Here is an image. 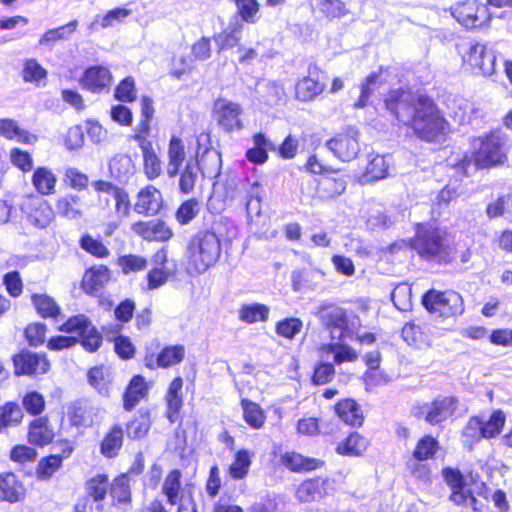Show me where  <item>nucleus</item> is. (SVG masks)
Segmentation results:
<instances>
[{
    "label": "nucleus",
    "instance_id": "obj_1",
    "mask_svg": "<svg viewBox=\"0 0 512 512\" xmlns=\"http://www.w3.org/2000/svg\"><path fill=\"white\" fill-rule=\"evenodd\" d=\"M383 105L386 112L406 128L407 137L437 144L446 141L452 131L445 112L428 94H415L404 87L393 88L384 95Z\"/></svg>",
    "mask_w": 512,
    "mask_h": 512
},
{
    "label": "nucleus",
    "instance_id": "obj_2",
    "mask_svg": "<svg viewBox=\"0 0 512 512\" xmlns=\"http://www.w3.org/2000/svg\"><path fill=\"white\" fill-rule=\"evenodd\" d=\"M446 231L428 222H418L414 225V235L409 239V248L416 253L420 260L440 266L454 262L468 263L472 258V249L465 246L458 252L457 247L450 245L446 239Z\"/></svg>",
    "mask_w": 512,
    "mask_h": 512
},
{
    "label": "nucleus",
    "instance_id": "obj_3",
    "mask_svg": "<svg viewBox=\"0 0 512 512\" xmlns=\"http://www.w3.org/2000/svg\"><path fill=\"white\" fill-rule=\"evenodd\" d=\"M473 149L475 151V170H491L508 164L511 143L506 133L500 128H494L476 137Z\"/></svg>",
    "mask_w": 512,
    "mask_h": 512
},
{
    "label": "nucleus",
    "instance_id": "obj_4",
    "mask_svg": "<svg viewBox=\"0 0 512 512\" xmlns=\"http://www.w3.org/2000/svg\"><path fill=\"white\" fill-rule=\"evenodd\" d=\"M441 455H445V449L439 437L431 433L421 434L411 450L410 461L406 462L409 475L417 481L430 482L432 469L428 463L436 461Z\"/></svg>",
    "mask_w": 512,
    "mask_h": 512
},
{
    "label": "nucleus",
    "instance_id": "obj_5",
    "mask_svg": "<svg viewBox=\"0 0 512 512\" xmlns=\"http://www.w3.org/2000/svg\"><path fill=\"white\" fill-rule=\"evenodd\" d=\"M420 303L429 315L442 322H454L465 312L463 297L452 289L430 288L422 294Z\"/></svg>",
    "mask_w": 512,
    "mask_h": 512
},
{
    "label": "nucleus",
    "instance_id": "obj_6",
    "mask_svg": "<svg viewBox=\"0 0 512 512\" xmlns=\"http://www.w3.org/2000/svg\"><path fill=\"white\" fill-rule=\"evenodd\" d=\"M507 421L502 409H494L486 418L472 415L462 429V437L470 444H478L482 439L491 440L501 435Z\"/></svg>",
    "mask_w": 512,
    "mask_h": 512
},
{
    "label": "nucleus",
    "instance_id": "obj_7",
    "mask_svg": "<svg viewBox=\"0 0 512 512\" xmlns=\"http://www.w3.org/2000/svg\"><path fill=\"white\" fill-rule=\"evenodd\" d=\"M461 60L462 68L473 75L489 77L495 73L496 55L484 43H471L461 54Z\"/></svg>",
    "mask_w": 512,
    "mask_h": 512
},
{
    "label": "nucleus",
    "instance_id": "obj_8",
    "mask_svg": "<svg viewBox=\"0 0 512 512\" xmlns=\"http://www.w3.org/2000/svg\"><path fill=\"white\" fill-rule=\"evenodd\" d=\"M453 18L467 30L489 27L492 14L486 5L477 0H464L451 7Z\"/></svg>",
    "mask_w": 512,
    "mask_h": 512
},
{
    "label": "nucleus",
    "instance_id": "obj_9",
    "mask_svg": "<svg viewBox=\"0 0 512 512\" xmlns=\"http://www.w3.org/2000/svg\"><path fill=\"white\" fill-rule=\"evenodd\" d=\"M458 404L455 396H439L429 403L416 405L414 416L430 426H438L455 416Z\"/></svg>",
    "mask_w": 512,
    "mask_h": 512
},
{
    "label": "nucleus",
    "instance_id": "obj_10",
    "mask_svg": "<svg viewBox=\"0 0 512 512\" xmlns=\"http://www.w3.org/2000/svg\"><path fill=\"white\" fill-rule=\"evenodd\" d=\"M441 476L450 489L449 501L455 506L467 507L479 512L478 500L472 490L466 489L465 476L457 467L446 466L441 469Z\"/></svg>",
    "mask_w": 512,
    "mask_h": 512
},
{
    "label": "nucleus",
    "instance_id": "obj_11",
    "mask_svg": "<svg viewBox=\"0 0 512 512\" xmlns=\"http://www.w3.org/2000/svg\"><path fill=\"white\" fill-rule=\"evenodd\" d=\"M276 464L292 473H309L325 466V461L319 458L303 455L295 450H282L277 446L271 453Z\"/></svg>",
    "mask_w": 512,
    "mask_h": 512
},
{
    "label": "nucleus",
    "instance_id": "obj_12",
    "mask_svg": "<svg viewBox=\"0 0 512 512\" xmlns=\"http://www.w3.org/2000/svg\"><path fill=\"white\" fill-rule=\"evenodd\" d=\"M360 132L355 126H347L326 141L325 146L343 162H349L360 152Z\"/></svg>",
    "mask_w": 512,
    "mask_h": 512
},
{
    "label": "nucleus",
    "instance_id": "obj_13",
    "mask_svg": "<svg viewBox=\"0 0 512 512\" xmlns=\"http://www.w3.org/2000/svg\"><path fill=\"white\" fill-rule=\"evenodd\" d=\"M327 74L317 64L311 63L307 74L295 83V99L300 102H310L320 96L326 89Z\"/></svg>",
    "mask_w": 512,
    "mask_h": 512
},
{
    "label": "nucleus",
    "instance_id": "obj_14",
    "mask_svg": "<svg viewBox=\"0 0 512 512\" xmlns=\"http://www.w3.org/2000/svg\"><path fill=\"white\" fill-rule=\"evenodd\" d=\"M59 330L65 333H75L81 337L82 346L89 352L97 351L102 344V336L85 315L70 317Z\"/></svg>",
    "mask_w": 512,
    "mask_h": 512
},
{
    "label": "nucleus",
    "instance_id": "obj_15",
    "mask_svg": "<svg viewBox=\"0 0 512 512\" xmlns=\"http://www.w3.org/2000/svg\"><path fill=\"white\" fill-rule=\"evenodd\" d=\"M194 160L203 177H215L219 170V156L213 149L211 135L200 133L196 138Z\"/></svg>",
    "mask_w": 512,
    "mask_h": 512
},
{
    "label": "nucleus",
    "instance_id": "obj_16",
    "mask_svg": "<svg viewBox=\"0 0 512 512\" xmlns=\"http://www.w3.org/2000/svg\"><path fill=\"white\" fill-rule=\"evenodd\" d=\"M221 252L218 237L213 232H204L198 238L197 248L194 249V270L204 272L213 266Z\"/></svg>",
    "mask_w": 512,
    "mask_h": 512
},
{
    "label": "nucleus",
    "instance_id": "obj_17",
    "mask_svg": "<svg viewBox=\"0 0 512 512\" xmlns=\"http://www.w3.org/2000/svg\"><path fill=\"white\" fill-rule=\"evenodd\" d=\"M109 487L108 477L104 474L97 475L86 482L87 497L80 499L75 505L76 512H101L102 504Z\"/></svg>",
    "mask_w": 512,
    "mask_h": 512
},
{
    "label": "nucleus",
    "instance_id": "obj_18",
    "mask_svg": "<svg viewBox=\"0 0 512 512\" xmlns=\"http://www.w3.org/2000/svg\"><path fill=\"white\" fill-rule=\"evenodd\" d=\"M213 118L226 132H233L243 128L241 121L242 107L236 102L225 98H217L213 102Z\"/></svg>",
    "mask_w": 512,
    "mask_h": 512
},
{
    "label": "nucleus",
    "instance_id": "obj_19",
    "mask_svg": "<svg viewBox=\"0 0 512 512\" xmlns=\"http://www.w3.org/2000/svg\"><path fill=\"white\" fill-rule=\"evenodd\" d=\"M333 483L334 480L329 477L307 478L298 485L295 491L296 498L303 503L319 501L332 493Z\"/></svg>",
    "mask_w": 512,
    "mask_h": 512
},
{
    "label": "nucleus",
    "instance_id": "obj_20",
    "mask_svg": "<svg viewBox=\"0 0 512 512\" xmlns=\"http://www.w3.org/2000/svg\"><path fill=\"white\" fill-rule=\"evenodd\" d=\"M333 412L346 426L361 428L364 425V410L355 398L345 397L339 399L333 406Z\"/></svg>",
    "mask_w": 512,
    "mask_h": 512
},
{
    "label": "nucleus",
    "instance_id": "obj_21",
    "mask_svg": "<svg viewBox=\"0 0 512 512\" xmlns=\"http://www.w3.org/2000/svg\"><path fill=\"white\" fill-rule=\"evenodd\" d=\"M17 375H39L46 373L50 362L44 354L23 351L13 357Z\"/></svg>",
    "mask_w": 512,
    "mask_h": 512
},
{
    "label": "nucleus",
    "instance_id": "obj_22",
    "mask_svg": "<svg viewBox=\"0 0 512 512\" xmlns=\"http://www.w3.org/2000/svg\"><path fill=\"white\" fill-rule=\"evenodd\" d=\"M346 186V176L340 173V169L333 168V173H327L317 180L315 196L322 201H328L343 194Z\"/></svg>",
    "mask_w": 512,
    "mask_h": 512
},
{
    "label": "nucleus",
    "instance_id": "obj_23",
    "mask_svg": "<svg viewBox=\"0 0 512 512\" xmlns=\"http://www.w3.org/2000/svg\"><path fill=\"white\" fill-rule=\"evenodd\" d=\"M316 316L321 324L329 330H344L348 326L346 311L335 303H322L317 309Z\"/></svg>",
    "mask_w": 512,
    "mask_h": 512
},
{
    "label": "nucleus",
    "instance_id": "obj_24",
    "mask_svg": "<svg viewBox=\"0 0 512 512\" xmlns=\"http://www.w3.org/2000/svg\"><path fill=\"white\" fill-rule=\"evenodd\" d=\"M369 447L370 440L367 437L358 431H352L337 443L335 452L340 456L361 457Z\"/></svg>",
    "mask_w": 512,
    "mask_h": 512
},
{
    "label": "nucleus",
    "instance_id": "obj_25",
    "mask_svg": "<svg viewBox=\"0 0 512 512\" xmlns=\"http://www.w3.org/2000/svg\"><path fill=\"white\" fill-rule=\"evenodd\" d=\"M162 202L161 192L154 186L149 185L139 191L134 210L138 214L155 215L159 212Z\"/></svg>",
    "mask_w": 512,
    "mask_h": 512
},
{
    "label": "nucleus",
    "instance_id": "obj_26",
    "mask_svg": "<svg viewBox=\"0 0 512 512\" xmlns=\"http://www.w3.org/2000/svg\"><path fill=\"white\" fill-rule=\"evenodd\" d=\"M134 139L143 153L145 175L150 180L158 178L162 172V162L156 155L151 141L141 134H135Z\"/></svg>",
    "mask_w": 512,
    "mask_h": 512
},
{
    "label": "nucleus",
    "instance_id": "obj_27",
    "mask_svg": "<svg viewBox=\"0 0 512 512\" xmlns=\"http://www.w3.org/2000/svg\"><path fill=\"white\" fill-rule=\"evenodd\" d=\"M112 82V75L108 68L103 66H92L85 70L81 83L84 88L94 93H99L109 88Z\"/></svg>",
    "mask_w": 512,
    "mask_h": 512
},
{
    "label": "nucleus",
    "instance_id": "obj_28",
    "mask_svg": "<svg viewBox=\"0 0 512 512\" xmlns=\"http://www.w3.org/2000/svg\"><path fill=\"white\" fill-rule=\"evenodd\" d=\"M253 146L246 150L245 158L254 165H263L269 159V151H275L276 146L263 132L252 135Z\"/></svg>",
    "mask_w": 512,
    "mask_h": 512
},
{
    "label": "nucleus",
    "instance_id": "obj_29",
    "mask_svg": "<svg viewBox=\"0 0 512 512\" xmlns=\"http://www.w3.org/2000/svg\"><path fill=\"white\" fill-rule=\"evenodd\" d=\"M26 489L17 476L11 472L0 474V500L9 503L24 499Z\"/></svg>",
    "mask_w": 512,
    "mask_h": 512
},
{
    "label": "nucleus",
    "instance_id": "obj_30",
    "mask_svg": "<svg viewBox=\"0 0 512 512\" xmlns=\"http://www.w3.org/2000/svg\"><path fill=\"white\" fill-rule=\"evenodd\" d=\"M242 418L246 425L253 430H260L265 426L267 415L261 405L247 397L240 399Z\"/></svg>",
    "mask_w": 512,
    "mask_h": 512
},
{
    "label": "nucleus",
    "instance_id": "obj_31",
    "mask_svg": "<svg viewBox=\"0 0 512 512\" xmlns=\"http://www.w3.org/2000/svg\"><path fill=\"white\" fill-rule=\"evenodd\" d=\"M55 207L60 216L77 220L84 215L86 205L79 195L68 193L58 198Z\"/></svg>",
    "mask_w": 512,
    "mask_h": 512
},
{
    "label": "nucleus",
    "instance_id": "obj_32",
    "mask_svg": "<svg viewBox=\"0 0 512 512\" xmlns=\"http://www.w3.org/2000/svg\"><path fill=\"white\" fill-rule=\"evenodd\" d=\"M132 230L149 241H166L172 236L171 230L161 221H140L132 225Z\"/></svg>",
    "mask_w": 512,
    "mask_h": 512
},
{
    "label": "nucleus",
    "instance_id": "obj_33",
    "mask_svg": "<svg viewBox=\"0 0 512 512\" xmlns=\"http://www.w3.org/2000/svg\"><path fill=\"white\" fill-rule=\"evenodd\" d=\"M148 389L149 386L143 376H133L123 395L124 409L126 411H131L142 399L147 396Z\"/></svg>",
    "mask_w": 512,
    "mask_h": 512
},
{
    "label": "nucleus",
    "instance_id": "obj_34",
    "mask_svg": "<svg viewBox=\"0 0 512 512\" xmlns=\"http://www.w3.org/2000/svg\"><path fill=\"white\" fill-rule=\"evenodd\" d=\"M184 347L181 345L168 346L161 350V352L154 359V356H146L145 363L148 368H154L155 365L162 368H167L180 363L184 358Z\"/></svg>",
    "mask_w": 512,
    "mask_h": 512
},
{
    "label": "nucleus",
    "instance_id": "obj_35",
    "mask_svg": "<svg viewBox=\"0 0 512 512\" xmlns=\"http://www.w3.org/2000/svg\"><path fill=\"white\" fill-rule=\"evenodd\" d=\"M401 337L409 346L421 348L429 345V335L417 320L406 322L401 329Z\"/></svg>",
    "mask_w": 512,
    "mask_h": 512
},
{
    "label": "nucleus",
    "instance_id": "obj_36",
    "mask_svg": "<svg viewBox=\"0 0 512 512\" xmlns=\"http://www.w3.org/2000/svg\"><path fill=\"white\" fill-rule=\"evenodd\" d=\"M54 431L46 417L34 419L29 425L28 440L31 444L43 447L52 442Z\"/></svg>",
    "mask_w": 512,
    "mask_h": 512
},
{
    "label": "nucleus",
    "instance_id": "obj_37",
    "mask_svg": "<svg viewBox=\"0 0 512 512\" xmlns=\"http://www.w3.org/2000/svg\"><path fill=\"white\" fill-rule=\"evenodd\" d=\"M124 441V430L121 425H113L104 436L101 445L100 452L106 458L116 457L123 445Z\"/></svg>",
    "mask_w": 512,
    "mask_h": 512
},
{
    "label": "nucleus",
    "instance_id": "obj_38",
    "mask_svg": "<svg viewBox=\"0 0 512 512\" xmlns=\"http://www.w3.org/2000/svg\"><path fill=\"white\" fill-rule=\"evenodd\" d=\"M254 453L248 449H239L233 457L232 463L228 467V474L234 480L244 479L252 464Z\"/></svg>",
    "mask_w": 512,
    "mask_h": 512
},
{
    "label": "nucleus",
    "instance_id": "obj_39",
    "mask_svg": "<svg viewBox=\"0 0 512 512\" xmlns=\"http://www.w3.org/2000/svg\"><path fill=\"white\" fill-rule=\"evenodd\" d=\"M130 14L131 10L118 7L108 11L104 16L97 15L88 25V31L93 33L98 31L99 27L103 29L113 27L116 24L122 23Z\"/></svg>",
    "mask_w": 512,
    "mask_h": 512
},
{
    "label": "nucleus",
    "instance_id": "obj_40",
    "mask_svg": "<svg viewBox=\"0 0 512 512\" xmlns=\"http://www.w3.org/2000/svg\"><path fill=\"white\" fill-rule=\"evenodd\" d=\"M110 279V270L106 266L93 267L86 271L83 278L84 289L91 293H97Z\"/></svg>",
    "mask_w": 512,
    "mask_h": 512
},
{
    "label": "nucleus",
    "instance_id": "obj_41",
    "mask_svg": "<svg viewBox=\"0 0 512 512\" xmlns=\"http://www.w3.org/2000/svg\"><path fill=\"white\" fill-rule=\"evenodd\" d=\"M182 385L183 381L181 378H175L169 385L166 402H167V417L170 422L174 423L178 419V413L182 406Z\"/></svg>",
    "mask_w": 512,
    "mask_h": 512
},
{
    "label": "nucleus",
    "instance_id": "obj_42",
    "mask_svg": "<svg viewBox=\"0 0 512 512\" xmlns=\"http://www.w3.org/2000/svg\"><path fill=\"white\" fill-rule=\"evenodd\" d=\"M109 170L118 181L126 182L134 174L135 166L130 156L120 154L110 160Z\"/></svg>",
    "mask_w": 512,
    "mask_h": 512
},
{
    "label": "nucleus",
    "instance_id": "obj_43",
    "mask_svg": "<svg viewBox=\"0 0 512 512\" xmlns=\"http://www.w3.org/2000/svg\"><path fill=\"white\" fill-rule=\"evenodd\" d=\"M363 361L368 367L364 373V384L368 388H373L381 384V375L377 373L381 363V353L378 350L371 351L365 354Z\"/></svg>",
    "mask_w": 512,
    "mask_h": 512
},
{
    "label": "nucleus",
    "instance_id": "obj_44",
    "mask_svg": "<svg viewBox=\"0 0 512 512\" xmlns=\"http://www.w3.org/2000/svg\"><path fill=\"white\" fill-rule=\"evenodd\" d=\"M313 11L317 9L319 13L329 21L346 16L349 10L342 0H316Z\"/></svg>",
    "mask_w": 512,
    "mask_h": 512
},
{
    "label": "nucleus",
    "instance_id": "obj_45",
    "mask_svg": "<svg viewBox=\"0 0 512 512\" xmlns=\"http://www.w3.org/2000/svg\"><path fill=\"white\" fill-rule=\"evenodd\" d=\"M169 163L167 173L170 177H175L183 161L185 160V150L182 140L176 136H172L168 148Z\"/></svg>",
    "mask_w": 512,
    "mask_h": 512
},
{
    "label": "nucleus",
    "instance_id": "obj_46",
    "mask_svg": "<svg viewBox=\"0 0 512 512\" xmlns=\"http://www.w3.org/2000/svg\"><path fill=\"white\" fill-rule=\"evenodd\" d=\"M151 428V419L148 411L139 410L138 414L126 424L128 438L136 440L147 435Z\"/></svg>",
    "mask_w": 512,
    "mask_h": 512
},
{
    "label": "nucleus",
    "instance_id": "obj_47",
    "mask_svg": "<svg viewBox=\"0 0 512 512\" xmlns=\"http://www.w3.org/2000/svg\"><path fill=\"white\" fill-rule=\"evenodd\" d=\"M0 135L26 144H32L37 140L35 135L21 129L13 119H0Z\"/></svg>",
    "mask_w": 512,
    "mask_h": 512
},
{
    "label": "nucleus",
    "instance_id": "obj_48",
    "mask_svg": "<svg viewBox=\"0 0 512 512\" xmlns=\"http://www.w3.org/2000/svg\"><path fill=\"white\" fill-rule=\"evenodd\" d=\"M31 206L34 210L28 214L29 221L37 227L46 228L53 217V211L49 204L46 201L37 198L31 200Z\"/></svg>",
    "mask_w": 512,
    "mask_h": 512
},
{
    "label": "nucleus",
    "instance_id": "obj_49",
    "mask_svg": "<svg viewBox=\"0 0 512 512\" xmlns=\"http://www.w3.org/2000/svg\"><path fill=\"white\" fill-rule=\"evenodd\" d=\"M335 376L336 369L332 362L317 361L310 376V383L313 386H324L330 384Z\"/></svg>",
    "mask_w": 512,
    "mask_h": 512
},
{
    "label": "nucleus",
    "instance_id": "obj_50",
    "mask_svg": "<svg viewBox=\"0 0 512 512\" xmlns=\"http://www.w3.org/2000/svg\"><path fill=\"white\" fill-rule=\"evenodd\" d=\"M78 21L72 20L69 23L58 28L46 31L39 40L41 46H50L60 40H67L76 31Z\"/></svg>",
    "mask_w": 512,
    "mask_h": 512
},
{
    "label": "nucleus",
    "instance_id": "obj_51",
    "mask_svg": "<svg viewBox=\"0 0 512 512\" xmlns=\"http://www.w3.org/2000/svg\"><path fill=\"white\" fill-rule=\"evenodd\" d=\"M388 164L382 155L370 156L365 167L363 177L368 182H375L384 179L388 175Z\"/></svg>",
    "mask_w": 512,
    "mask_h": 512
},
{
    "label": "nucleus",
    "instance_id": "obj_52",
    "mask_svg": "<svg viewBox=\"0 0 512 512\" xmlns=\"http://www.w3.org/2000/svg\"><path fill=\"white\" fill-rule=\"evenodd\" d=\"M268 316V306L261 303L244 304L239 310V319L247 324L264 322Z\"/></svg>",
    "mask_w": 512,
    "mask_h": 512
},
{
    "label": "nucleus",
    "instance_id": "obj_53",
    "mask_svg": "<svg viewBox=\"0 0 512 512\" xmlns=\"http://www.w3.org/2000/svg\"><path fill=\"white\" fill-rule=\"evenodd\" d=\"M88 382L100 394L108 395L110 389V369L105 366H96L88 372Z\"/></svg>",
    "mask_w": 512,
    "mask_h": 512
},
{
    "label": "nucleus",
    "instance_id": "obj_54",
    "mask_svg": "<svg viewBox=\"0 0 512 512\" xmlns=\"http://www.w3.org/2000/svg\"><path fill=\"white\" fill-rule=\"evenodd\" d=\"M32 182L39 193L49 195L55 190L56 177L49 169L40 167L34 171Z\"/></svg>",
    "mask_w": 512,
    "mask_h": 512
},
{
    "label": "nucleus",
    "instance_id": "obj_55",
    "mask_svg": "<svg viewBox=\"0 0 512 512\" xmlns=\"http://www.w3.org/2000/svg\"><path fill=\"white\" fill-rule=\"evenodd\" d=\"M32 303L43 318H55L60 314V307L52 297L46 294L32 295Z\"/></svg>",
    "mask_w": 512,
    "mask_h": 512
},
{
    "label": "nucleus",
    "instance_id": "obj_56",
    "mask_svg": "<svg viewBox=\"0 0 512 512\" xmlns=\"http://www.w3.org/2000/svg\"><path fill=\"white\" fill-rule=\"evenodd\" d=\"M239 18L248 24H255L259 19L261 5L258 0H234Z\"/></svg>",
    "mask_w": 512,
    "mask_h": 512
},
{
    "label": "nucleus",
    "instance_id": "obj_57",
    "mask_svg": "<svg viewBox=\"0 0 512 512\" xmlns=\"http://www.w3.org/2000/svg\"><path fill=\"white\" fill-rule=\"evenodd\" d=\"M510 207H512V193L500 194L486 205L485 214L490 220L500 218L509 212Z\"/></svg>",
    "mask_w": 512,
    "mask_h": 512
},
{
    "label": "nucleus",
    "instance_id": "obj_58",
    "mask_svg": "<svg viewBox=\"0 0 512 512\" xmlns=\"http://www.w3.org/2000/svg\"><path fill=\"white\" fill-rule=\"evenodd\" d=\"M23 419V412L21 407L14 402H7L0 407V428L17 426Z\"/></svg>",
    "mask_w": 512,
    "mask_h": 512
},
{
    "label": "nucleus",
    "instance_id": "obj_59",
    "mask_svg": "<svg viewBox=\"0 0 512 512\" xmlns=\"http://www.w3.org/2000/svg\"><path fill=\"white\" fill-rule=\"evenodd\" d=\"M303 328V322L297 317H287L278 321L275 325V332L278 336L292 340Z\"/></svg>",
    "mask_w": 512,
    "mask_h": 512
},
{
    "label": "nucleus",
    "instance_id": "obj_60",
    "mask_svg": "<svg viewBox=\"0 0 512 512\" xmlns=\"http://www.w3.org/2000/svg\"><path fill=\"white\" fill-rule=\"evenodd\" d=\"M153 100L148 96L141 98V120L137 126V133L147 137L150 133V122L154 115Z\"/></svg>",
    "mask_w": 512,
    "mask_h": 512
},
{
    "label": "nucleus",
    "instance_id": "obj_61",
    "mask_svg": "<svg viewBox=\"0 0 512 512\" xmlns=\"http://www.w3.org/2000/svg\"><path fill=\"white\" fill-rule=\"evenodd\" d=\"M22 405L27 413L40 415L45 408V399L39 392L31 391L23 396Z\"/></svg>",
    "mask_w": 512,
    "mask_h": 512
},
{
    "label": "nucleus",
    "instance_id": "obj_62",
    "mask_svg": "<svg viewBox=\"0 0 512 512\" xmlns=\"http://www.w3.org/2000/svg\"><path fill=\"white\" fill-rule=\"evenodd\" d=\"M110 493L120 503H129L131 501L130 486L126 475L117 477L114 480Z\"/></svg>",
    "mask_w": 512,
    "mask_h": 512
},
{
    "label": "nucleus",
    "instance_id": "obj_63",
    "mask_svg": "<svg viewBox=\"0 0 512 512\" xmlns=\"http://www.w3.org/2000/svg\"><path fill=\"white\" fill-rule=\"evenodd\" d=\"M62 465V457L58 454L43 458L37 468V475L40 479L50 478Z\"/></svg>",
    "mask_w": 512,
    "mask_h": 512
},
{
    "label": "nucleus",
    "instance_id": "obj_64",
    "mask_svg": "<svg viewBox=\"0 0 512 512\" xmlns=\"http://www.w3.org/2000/svg\"><path fill=\"white\" fill-rule=\"evenodd\" d=\"M80 246L83 250L98 258H106L109 256L108 248L97 239L86 234L80 239Z\"/></svg>",
    "mask_w": 512,
    "mask_h": 512
}]
</instances>
